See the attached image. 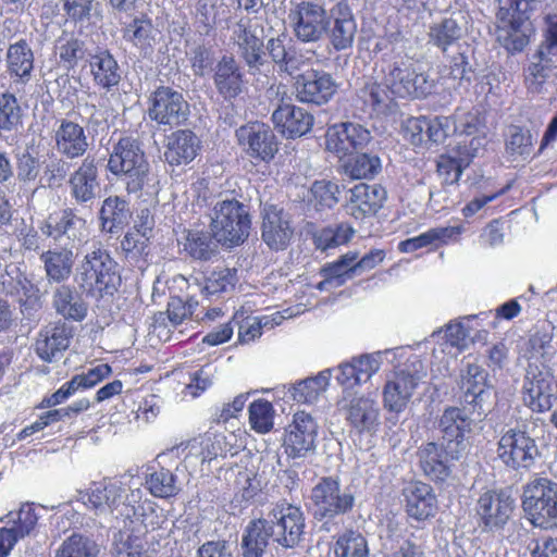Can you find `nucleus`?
<instances>
[{
	"instance_id": "f257e3e1",
	"label": "nucleus",
	"mask_w": 557,
	"mask_h": 557,
	"mask_svg": "<svg viewBox=\"0 0 557 557\" xmlns=\"http://www.w3.org/2000/svg\"><path fill=\"white\" fill-rule=\"evenodd\" d=\"M108 171L122 181L128 194H140L149 182V162L138 139L121 137L108 159Z\"/></svg>"
},
{
	"instance_id": "f03ea898",
	"label": "nucleus",
	"mask_w": 557,
	"mask_h": 557,
	"mask_svg": "<svg viewBox=\"0 0 557 557\" xmlns=\"http://www.w3.org/2000/svg\"><path fill=\"white\" fill-rule=\"evenodd\" d=\"M77 282L88 296L99 298L103 295H113L121 285L117 263L107 250L98 248L85 256Z\"/></svg>"
},
{
	"instance_id": "7ed1b4c3",
	"label": "nucleus",
	"mask_w": 557,
	"mask_h": 557,
	"mask_svg": "<svg viewBox=\"0 0 557 557\" xmlns=\"http://www.w3.org/2000/svg\"><path fill=\"white\" fill-rule=\"evenodd\" d=\"M522 509L534 528L557 529V483L548 478L530 481L523 488Z\"/></svg>"
},
{
	"instance_id": "20e7f679",
	"label": "nucleus",
	"mask_w": 557,
	"mask_h": 557,
	"mask_svg": "<svg viewBox=\"0 0 557 557\" xmlns=\"http://www.w3.org/2000/svg\"><path fill=\"white\" fill-rule=\"evenodd\" d=\"M496 20L508 30L504 38V48L511 54L522 52L531 41L534 30H522L523 25L531 20L536 10L537 0H496Z\"/></svg>"
},
{
	"instance_id": "39448f33",
	"label": "nucleus",
	"mask_w": 557,
	"mask_h": 557,
	"mask_svg": "<svg viewBox=\"0 0 557 557\" xmlns=\"http://www.w3.org/2000/svg\"><path fill=\"white\" fill-rule=\"evenodd\" d=\"M250 226V215L240 201L230 199L214 206L210 227H213L223 246L243 244L249 236Z\"/></svg>"
},
{
	"instance_id": "423d86ee",
	"label": "nucleus",
	"mask_w": 557,
	"mask_h": 557,
	"mask_svg": "<svg viewBox=\"0 0 557 557\" xmlns=\"http://www.w3.org/2000/svg\"><path fill=\"white\" fill-rule=\"evenodd\" d=\"M272 540L284 548L297 547L304 539L306 517L300 506L282 499L273 505L265 518Z\"/></svg>"
},
{
	"instance_id": "0eeeda50",
	"label": "nucleus",
	"mask_w": 557,
	"mask_h": 557,
	"mask_svg": "<svg viewBox=\"0 0 557 557\" xmlns=\"http://www.w3.org/2000/svg\"><path fill=\"white\" fill-rule=\"evenodd\" d=\"M242 151L256 164L271 163L280 151V141L270 125L250 121L235 131Z\"/></svg>"
},
{
	"instance_id": "6e6552de",
	"label": "nucleus",
	"mask_w": 557,
	"mask_h": 557,
	"mask_svg": "<svg viewBox=\"0 0 557 557\" xmlns=\"http://www.w3.org/2000/svg\"><path fill=\"white\" fill-rule=\"evenodd\" d=\"M310 500L319 520H333L350 512L355 506V496L343 491L339 480L334 476H322L311 488Z\"/></svg>"
},
{
	"instance_id": "1a4fd4ad",
	"label": "nucleus",
	"mask_w": 557,
	"mask_h": 557,
	"mask_svg": "<svg viewBox=\"0 0 557 557\" xmlns=\"http://www.w3.org/2000/svg\"><path fill=\"white\" fill-rule=\"evenodd\" d=\"M147 113L159 126L170 129L184 125L189 116V103L170 86H158L148 97Z\"/></svg>"
},
{
	"instance_id": "9d476101",
	"label": "nucleus",
	"mask_w": 557,
	"mask_h": 557,
	"mask_svg": "<svg viewBox=\"0 0 557 557\" xmlns=\"http://www.w3.org/2000/svg\"><path fill=\"white\" fill-rule=\"evenodd\" d=\"M515 510V499L503 490L482 492L474 506L475 519L483 532H496L505 528Z\"/></svg>"
},
{
	"instance_id": "9b49d317",
	"label": "nucleus",
	"mask_w": 557,
	"mask_h": 557,
	"mask_svg": "<svg viewBox=\"0 0 557 557\" xmlns=\"http://www.w3.org/2000/svg\"><path fill=\"white\" fill-rule=\"evenodd\" d=\"M499 459L512 469H530L537 455L535 441L527 432L509 429L497 444Z\"/></svg>"
},
{
	"instance_id": "f8f14e48",
	"label": "nucleus",
	"mask_w": 557,
	"mask_h": 557,
	"mask_svg": "<svg viewBox=\"0 0 557 557\" xmlns=\"http://www.w3.org/2000/svg\"><path fill=\"white\" fill-rule=\"evenodd\" d=\"M294 89L299 102L323 106L335 96L337 84L330 73L309 69L295 77Z\"/></svg>"
},
{
	"instance_id": "ddd939ff",
	"label": "nucleus",
	"mask_w": 557,
	"mask_h": 557,
	"mask_svg": "<svg viewBox=\"0 0 557 557\" xmlns=\"http://www.w3.org/2000/svg\"><path fill=\"white\" fill-rule=\"evenodd\" d=\"M295 36L302 42H314L322 38L330 21L325 9L314 2L301 1L290 11Z\"/></svg>"
},
{
	"instance_id": "4468645a",
	"label": "nucleus",
	"mask_w": 557,
	"mask_h": 557,
	"mask_svg": "<svg viewBox=\"0 0 557 557\" xmlns=\"http://www.w3.org/2000/svg\"><path fill=\"white\" fill-rule=\"evenodd\" d=\"M154 218L148 209L141 210L138 221L131 227L121 240L124 258L134 267L143 268L150 252Z\"/></svg>"
},
{
	"instance_id": "2eb2a0df",
	"label": "nucleus",
	"mask_w": 557,
	"mask_h": 557,
	"mask_svg": "<svg viewBox=\"0 0 557 557\" xmlns=\"http://www.w3.org/2000/svg\"><path fill=\"white\" fill-rule=\"evenodd\" d=\"M295 235L290 216L276 205H267L262 212L261 238L272 250L286 249Z\"/></svg>"
},
{
	"instance_id": "dca6fc26",
	"label": "nucleus",
	"mask_w": 557,
	"mask_h": 557,
	"mask_svg": "<svg viewBox=\"0 0 557 557\" xmlns=\"http://www.w3.org/2000/svg\"><path fill=\"white\" fill-rule=\"evenodd\" d=\"M370 140V132L360 124L344 122L330 126L325 134V148L339 159L363 148Z\"/></svg>"
},
{
	"instance_id": "f3484780",
	"label": "nucleus",
	"mask_w": 557,
	"mask_h": 557,
	"mask_svg": "<svg viewBox=\"0 0 557 557\" xmlns=\"http://www.w3.org/2000/svg\"><path fill=\"white\" fill-rule=\"evenodd\" d=\"M386 200L387 191L382 185L359 183L349 189L345 209L355 220L363 221L376 215Z\"/></svg>"
},
{
	"instance_id": "a211bd4d",
	"label": "nucleus",
	"mask_w": 557,
	"mask_h": 557,
	"mask_svg": "<svg viewBox=\"0 0 557 557\" xmlns=\"http://www.w3.org/2000/svg\"><path fill=\"white\" fill-rule=\"evenodd\" d=\"M315 436L317 424L312 417L305 411L296 412L283 438L284 453L292 459L305 457L314 448Z\"/></svg>"
},
{
	"instance_id": "6ab92c4d",
	"label": "nucleus",
	"mask_w": 557,
	"mask_h": 557,
	"mask_svg": "<svg viewBox=\"0 0 557 557\" xmlns=\"http://www.w3.org/2000/svg\"><path fill=\"white\" fill-rule=\"evenodd\" d=\"M417 458L422 473L435 483L448 480L453 472V462L460 456L449 454L448 447L435 442H428L417 450Z\"/></svg>"
},
{
	"instance_id": "aec40b11",
	"label": "nucleus",
	"mask_w": 557,
	"mask_h": 557,
	"mask_svg": "<svg viewBox=\"0 0 557 557\" xmlns=\"http://www.w3.org/2000/svg\"><path fill=\"white\" fill-rule=\"evenodd\" d=\"M441 443L449 454L461 456L466 449V435L471 431V420L458 407H448L438 421Z\"/></svg>"
},
{
	"instance_id": "412c9836",
	"label": "nucleus",
	"mask_w": 557,
	"mask_h": 557,
	"mask_svg": "<svg viewBox=\"0 0 557 557\" xmlns=\"http://www.w3.org/2000/svg\"><path fill=\"white\" fill-rule=\"evenodd\" d=\"M403 495L405 510L410 518L417 521H425L437 513V496L430 484L413 481L404 488Z\"/></svg>"
},
{
	"instance_id": "4be33fe9",
	"label": "nucleus",
	"mask_w": 557,
	"mask_h": 557,
	"mask_svg": "<svg viewBox=\"0 0 557 557\" xmlns=\"http://www.w3.org/2000/svg\"><path fill=\"white\" fill-rule=\"evenodd\" d=\"M212 78L218 94L225 100L237 98L245 89V74L233 55L220 58Z\"/></svg>"
},
{
	"instance_id": "5701e85b",
	"label": "nucleus",
	"mask_w": 557,
	"mask_h": 557,
	"mask_svg": "<svg viewBox=\"0 0 557 557\" xmlns=\"http://www.w3.org/2000/svg\"><path fill=\"white\" fill-rule=\"evenodd\" d=\"M272 122L283 136L294 139L309 133L314 119L306 109L284 103L272 113Z\"/></svg>"
},
{
	"instance_id": "b1692460",
	"label": "nucleus",
	"mask_w": 557,
	"mask_h": 557,
	"mask_svg": "<svg viewBox=\"0 0 557 557\" xmlns=\"http://www.w3.org/2000/svg\"><path fill=\"white\" fill-rule=\"evenodd\" d=\"M54 145L59 154L70 160L84 157L89 147L85 128L67 119H62L54 131Z\"/></svg>"
},
{
	"instance_id": "393cba45",
	"label": "nucleus",
	"mask_w": 557,
	"mask_h": 557,
	"mask_svg": "<svg viewBox=\"0 0 557 557\" xmlns=\"http://www.w3.org/2000/svg\"><path fill=\"white\" fill-rule=\"evenodd\" d=\"M183 250L194 260L210 261L220 252L222 242L213 232V227L198 225L184 230Z\"/></svg>"
},
{
	"instance_id": "a878e982",
	"label": "nucleus",
	"mask_w": 557,
	"mask_h": 557,
	"mask_svg": "<svg viewBox=\"0 0 557 557\" xmlns=\"http://www.w3.org/2000/svg\"><path fill=\"white\" fill-rule=\"evenodd\" d=\"M74 331L64 321H57L44 326L36 341V352L44 361L50 362L65 351L71 343Z\"/></svg>"
},
{
	"instance_id": "bb28decb",
	"label": "nucleus",
	"mask_w": 557,
	"mask_h": 557,
	"mask_svg": "<svg viewBox=\"0 0 557 557\" xmlns=\"http://www.w3.org/2000/svg\"><path fill=\"white\" fill-rule=\"evenodd\" d=\"M417 386L418 379L414 374L405 370L394 372L383 388L384 408L389 412H401L407 407Z\"/></svg>"
},
{
	"instance_id": "cd10ccee",
	"label": "nucleus",
	"mask_w": 557,
	"mask_h": 557,
	"mask_svg": "<svg viewBox=\"0 0 557 557\" xmlns=\"http://www.w3.org/2000/svg\"><path fill=\"white\" fill-rule=\"evenodd\" d=\"M87 66L92 84L99 90L110 92L117 88L121 82V70L115 58L109 50H99L90 54Z\"/></svg>"
},
{
	"instance_id": "c85d7f7f",
	"label": "nucleus",
	"mask_w": 557,
	"mask_h": 557,
	"mask_svg": "<svg viewBox=\"0 0 557 557\" xmlns=\"http://www.w3.org/2000/svg\"><path fill=\"white\" fill-rule=\"evenodd\" d=\"M200 141L190 129H177L168 137L164 160L171 166L190 163L198 154Z\"/></svg>"
},
{
	"instance_id": "c756f323",
	"label": "nucleus",
	"mask_w": 557,
	"mask_h": 557,
	"mask_svg": "<svg viewBox=\"0 0 557 557\" xmlns=\"http://www.w3.org/2000/svg\"><path fill=\"white\" fill-rule=\"evenodd\" d=\"M87 506L100 512H114L125 500L123 486L110 479L92 482L87 492Z\"/></svg>"
},
{
	"instance_id": "7c9ffc66",
	"label": "nucleus",
	"mask_w": 557,
	"mask_h": 557,
	"mask_svg": "<svg viewBox=\"0 0 557 557\" xmlns=\"http://www.w3.org/2000/svg\"><path fill=\"white\" fill-rule=\"evenodd\" d=\"M348 425L358 434L374 433L380 424L375 403L366 397H355L345 408Z\"/></svg>"
},
{
	"instance_id": "2f4dec72",
	"label": "nucleus",
	"mask_w": 557,
	"mask_h": 557,
	"mask_svg": "<svg viewBox=\"0 0 557 557\" xmlns=\"http://www.w3.org/2000/svg\"><path fill=\"white\" fill-rule=\"evenodd\" d=\"M72 197L78 202H87L95 198L99 188L98 169L94 157H87L71 174L69 181Z\"/></svg>"
},
{
	"instance_id": "473e14b6",
	"label": "nucleus",
	"mask_w": 557,
	"mask_h": 557,
	"mask_svg": "<svg viewBox=\"0 0 557 557\" xmlns=\"http://www.w3.org/2000/svg\"><path fill=\"white\" fill-rule=\"evenodd\" d=\"M52 306L64 320L82 322L88 312V306L82 295L70 285H60L52 295Z\"/></svg>"
},
{
	"instance_id": "72a5a7b5",
	"label": "nucleus",
	"mask_w": 557,
	"mask_h": 557,
	"mask_svg": "<svg viewBox=\"0 0 557 557\" xmlns=\"http://www.w3.org/2000/svg\"><path fill=\"white\" fill-rule=\"evenodd\" d=\"M418 75L411 63L396 61L388 66L384 75L386 87L400 98L418 97L416 81Z\"/></svg>"
},
{
	"instance_id": "f704fd0d",
	"label": "nucleus",
	"mask_w": 557,
	"mask_h": 557,
	"mask_svg": "<svg viewBox=\"0 0 557 557\" xmlns=\"http://www.w3.org/2000/svg\"><path fill=\"white\" fill-rule=\"evenodd\" d=\"M235 41L239 48L240 57L249 67L262 64L264 54L263 41L251 30L250 18H240L234 32Z\"/></svg>"
},
{
	"instance_id": "c9c22d12",
	"label": "nucleus",
	"mask_w": 557,
	"mask_h": 557,
	"mask_svg": "<svg viewBox=\"0 0 557 557\" xmlns=\"http://www.w3.org/2000/svg\"><path fill=\"white\" fill-rule=\"evenodd\" d=\"M7 71L16 82L26 84L34 70V53L25 39L9 46L7 51Z\"/></svg>"
},
{
	"instance_id": "e433bc0d",
	"label": "nucleus",
	"mask_w": 557,
	"mask_h": 557,
	"mask_svg": "<svg viewBox=\"0 0 557 557\" xmlns=\"http://www.w3.org/2000/svg\"><path fill=\"white\" fill-rule=\"evenodd\" d=\"M46 276L49 282L62 283L70 278L73 265V250L66 247L49 249L40 255Z\"/></svg>"
},
{
	"instance_id": "4c0bfd02",
	"label": "nucleus",
	"mask_w": 557,
	"mask_h": 557,
	"mask_svg": "<svg viewBox=\"0 0 557 557\" xmlns=\"http://www.w3.org/2000/svg\"><path fill=\"white\" fill-rule=\"evenodd\" d=\"M522 394L525 406L537 413L550 410L557 399L550 381L543 376H534L524 382Z\"/></svg>"
},
{
	"instance_id": "58836bf2",
	"label": "nucleus",
	"mask_w": 557,
	"mask_h": 557,
	"mask_svg": "<svg viewBox=\"0 0 557 557\" xmlns=\"http://www.w3.org/2000/svg\"><path fill=\"white\" fill-rule=\"evenodd\" d=\"M461 232V226L433 227L416 237L401 240L398 244V249L400 252L405 253L413 252L428 246H432L436 249L440 246L448 244L450 239L460 235Z\"/></svg>"
},
{
	"instance_id": "ea45409f",
	"label": "nucleus",
	"mask_w": 557,
	"mask_h": 557,
	"mask_svg": "<svg viewBox=\"0 0 557 557\" xmlns=\"http://www.w3.org/2000/svg\"><path fill=\"white\" fill-rule=\"evenodd\" d=\"M39 516L33 503H24L16 510L9 511L1 521L18 540L29 536L38 524Z\"/></svg>"
},
{
	"instance_id": "a19ab883",
	"label": "nucleus",
	"mask_w": 557,
	"mask_h": 557,
	"mask_svg": "<svg viewBox=\"0 0 557 557\" xmlns=\"http://www.w3.org/2000/svg\"><path fill=\"white\" fill-rule=\"evenodd\" d=\"M354 235V227L347 222H341L315 230L311 239L315 249L327 251L347 245Z\"/></svg>"
},
{
	"instance_id": "79ce46f5",
	"label": "nucleus",
	"mask_w": 557,
	"mask_h": 557,
	"mask_svg": "<svg viewBox=\"0 0 557 557\" xmlns=\"http://www.w3.org/2000/svg\"><path fill=\"white\" fill-rule=\"evenodd\" d=\"M338 15L334 17L330 33V41L336 51L348 49L352 46L357 25L351 12L346 4H337Z\"/></svg>"
},
{
	"instance_id": "37998d69",
	"label": "nucleus",
	"mask_w": 557,
	"mask_h": 557,
	"mask_svg": "<svg viewBox=\"0 0 557 557\" xmlns=\"http://www.w3.org/2000/svg\"><path fill=\"white\" fill-rule=\"evenodd\" d=\"M146 487L149 493L158 498H170L178 494L176 475L169 469L151 466L146 475Z\"/></svg>"
},
{
	"instance_id": "c03bdc74",
	"label": "nucleus",
	"mask_w": 557,
	"mask_h": 557,
	"mask_svg": "<svg viewBox=\"0 0 557 557\" xmlns=\"http://www.w3.org/2000/svg\"><path fill=\"white\" fill-rule=\"evenodd\" d=\"M270 527L265 518L255 519L248 524L243 536L245 557H262L269 544Z\"/></svg>"
},
{
	"instance_id": "a18cd8bd",
	"label": "nucleus",
	"mask_w": 557,
	"mask_h": 557,
	"mask_svg": "<svg viewBox=\"0 0 557 557\" xmlns=\"http://www.w3.org/2000/svg\"><path fill=\"white\" fill-rule=\"evenodd\" d=\"M131 212L127 202L119 196H110L104 199L100 209L102 230L114 233L128 222Z\"/></svg>"
},
{
	"instance_id": "49530a36",
	"label": "nucleus",
	"mask_w": 557,
	"mask_h": 557,
	"mask_svg": "<svg viewBox=\"0 0 557 557\" xmlns=\"http://www.w3.org/2000/svg\"><path fill=\"white\" fill-rule=\"evenodd\" d=\"M358 251H347L337 260L322 268V276L329 283L341 286L348 280L359 275L357 268Z\"/></svg>"
},
{
	"instance_id": "de8ad7c7",
	"label": "nucleus",
	"mask_w": 557,
	"mask_h": 557,
	"mask_svg": "<svg viewBox=\"0 0 557 557\" xmlns=\"http://www.w3.org/2000/svg\"><path fill=\"white\" fill-rule=\"evenodd\" d=\"M553 69V58L541 55L535 51L530 63L523 69V81L528 91L539 94L549 77Z\"/></svg>"
},
{
	"instance_id": "09e8293b",
	"label": "nucleus",
	"mask_w": 557,
	"mask_h": 557,
	"mask_svg": "<svg viewBox=\"0 0 557 557\" xmlns=\"http://www.w3.org/2000/svg\"><path fill=\"white\" fill-rule=\"evenodd\" d=\"M487 382L488 374L485 369L476 363H468L460 380L465 401L469 405L476 404L478 398L485 392Z\"/></svg>"
},
{
	"instance_id": "8fccbe9b",
	"label": "nucleus",
	"mask_w": 557,
	"mask_h": 557,
	"mask_svg": "<svg viewBox=\"0 0 557 557\" xmlns=\"http://www.w3.org/2000/svg\"><path fill=\"white\" fill-rule=\"evenodd\" d=\"M267 50L272 61L278 65L280 70L290 73L297 69L295 64V49L293 39L285 33L268 40Z\"/></svg>"
},
{
	"instance_id": "3c124183",
	"label": "nucleus",
	"mask_w": 557,
	"mask_h": 557,
	"mask_svg": "<svg viewBox=\"0 0 557 557\" xmlns=\"http://www.w3.org/2000/svg\"><path fill=\"white\" fill-rule=\"evenodd\" d=\"M85 52V44L73 34L63 33L55 41L59 63L67 71L77 67L79 61L84 59Z\"/></svg>"
},
{
	"instance_id": "603ef678",
	"label": "nucleus",
	"mask_w": 557,
	"mask_h": 557,
	"mask_svg": "<svg viewBox=\"0 0 557 557\" xmlns=\"http://www.w3.org/2000/svg\"><path fill=\"white\" fill-rule=\"evenodd\" d=\"M77 224H85V221L76 215L74 209H60L48 215L42 232L47 236L58 239L67 234Z\"/></svg>"
},
{
	"instance_id": "864d4df0",
	"label": "nucleus",
	"mask_w": 557,
	"mask_h": 557,
	"mask_svg": "<svg viewBox=\"0 0 557 557\" xmlns=\"http://www.w3.org/2000/svg\"><path fill=\"white\" fill-rule=\"evenodd\" d=\"M461 38V27L456 20L445 17L430 26L429 41L445 52Z\"/></svg>"
},
{
	"instance_id": "5fc2aeb1",
	"label": "nucleus",
	"mask_w": 557,
	"mask_h": 557,
	"mask_svg": "<svg viewBox=\"0 0 557 557\" xmlns=\"http://www.w3.org/2000/svg\"><path fill=\"white\" fill-rule=\"evenodd\" d=\"M335 557H369L368 542L358 531L346 530L334 543Z\"/></svg>"
},
{
	"instance_id": "6e6d98bb",
	"label": "nucleus",
	"mask_w": 557,
	"mask_h": 557,
	"mask_svg": "<svg viewBox=\"0 0 557 557\" xmlns=\"http://www.w3.org/2000/svg\"><path fill=\"white\" fill-rule=\"evenodd\" d=\"M99 547L90 537L73 533L66 537L55 552L54 557H98Z\"/></svg>"
},
{
	"instance_id": "4d7b16f0",
	"label": "nucleus",
	"mask_w": 557,
	"mask_h": 557,
	"mask_svg": "<svg viewBox=\"0 0 557 557\" xmlns=\"http://www.w3.org/2000/svg\"><path fill=\"white\" fill-rule=\"evenodd\" d=\"M329 371H322L314 377H307L293 387V398L300 404H311L327 388Z\"/></svg>"
},
{
	"instance_id": "13d9d810",
	"label": "nucleus",
	"mask_w": 557,
	"mask_h": 557,
	"mask_svg": "<svg viewBox=\"0 0 557 557\" xmlns=\"http://www.w3.org/2000/svg\"><path fill=\"white\" fill-rule=\"evenodd\" d=\"M339 186L327 180L313 182L310 187L309 203L317 211L332 209L338 202Z\"/></svg>"
},
{
	"instance_id": "bf43d9fd",
	"label": "nucleus",
	"mask_w": 557,
	"mask_h": 557,
	"mask_svg": "<svg viewBox=\"0 0 557 557\" xmlns=\"http://www.w3.org/2000/svg\"><path fill=\"white\" fill-rule=\"evenodd\" d=\"M153 23L146 13L135 16L123 27V38L136 47L144 48L150 46L152 37Z\"/></svg>"
},
{
	"instance_id": "052dcab7",
	"label": "nucleus",
	"mask_w": 557,
	"mask_h": 557,
	"mask_svg": "<svg viewBox=\"0 0 557 557\" xmlns=\"http://www.w3.org/2000/svg\"><path fill=\"white\" fill-rule=\"evenodd\" d=\"M23 111L14 94L0 92V132L16 131L22 126Z\"/></svg>"
},
{
	"instance_id": "680f3d73",
	"label": "nucleus",
	"mask_w": 557,
	"mask_h": 557,
	"mask_svg": "<svg viewBox=\"0 0 557 557\" xmlns=\"http://www.w3.org/2000/svg\"><path fill=\"white\" fill-rule=\"evenodd\" d=\"M250 428L259 434H267L274 426V409L265 399L253 400L248 408Z\"/></svg>"
},
{
	"instance_id": "e2e57ef3",
	"label": "nucleus",
	"mask_w": 557,
	"mask_h": 557,
	"mask_svg": "<svg viewBox=\"0 0 557 557\" xmlns=\"http://www.w3.org/2000/svg\"><path fill=\"white\" fill-rule=\"evenodd\" d=\"M506 150L511 156H519L523 159L540 154L539 152L533 153V136L531 131L518 125H512L509 128Z\"/></svg>"
},
{
	"instance_id": "0e129e2a",
	"label": "nucleus",
	"mask_w": 557,
	"mask_h": 557,
	"mask_svg": "<svg viewBox=\"0 0 557 557\" xmlns=\"http://www.w3.org/2000/svg\"><path fill=\"white\" fill-rule=\"evenodd\" d=\"M470 159L455 158L447 153L440 154L436 160V172L445 185H455L469 166Z\"/></svg>"
},
{
	"instance_id": "69168bd1",
	"label": "nucleus",
	"mask_w": 557,
	"mask_h": 557,
	"mask_svg": "<svg viewBox=\"0 0 557 557\" xmlns=\"http://www.w3.org/2000/svg\"><path fill=\"white\" fill-rule=\"evenodd\" d=\"M346 172L354 180L373 178L381 171V160L376 156L359 153L346 165Z\"/></svg>"
},
{
	"instance_id": "338daca9",
	"label": "nucleus",
	"mask_w": 557,
	"mask_h": 557,
	"mask_svg": "<svg viewBox=\"0 0 557 557\" xmlns=\"http://www.w3.org/2000/svg\"><path fill=\"white\" fill-rule=\"evenodd\" d=\"M237 283L236 269H218L213 270L206 278L203 290L208 295L221 294L230 288H234Z\"/></svg>"
},
{
	"instance_id": "774afa93",
	"label": "nucleus",
	"mask_w": 557,
	"mask_h": 557,
	"mask_svg": "<svg viewBox=\"0 0 557 557\" xmlns=\"http://www.w3.org/2000/svg\"><path fill=\"white\" fill-rule=\"evenodd\" d=\"M536 51L541 55L557 58V12L543 15L542 40Z\"/></svg>"
}]
</instances>
